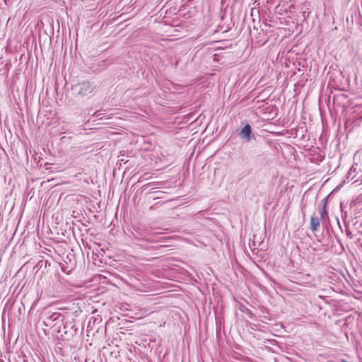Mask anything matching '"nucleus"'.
I'll use <instances>...</instances> for the list:
<instances>
[{
    "mask_svg": "<svg viewBox=\"0 0 362 362\" xmlns=\"http://www.w3.org/2000/svg\"><path fill=\"white\" fill-rule=\"evenodd\" d=\"M320 228V219L313 214L310 218V229L313 231H316Z\"/></svg>",
    "mask_w": 362,
    "mask_h": 362,
    "instance_id": "obj_5",
    "label": "nucleus"
},
{
    "mask_svg": "<svg viewBox=\"0 0 362 362\" xmlns=\"http://www.w3.org/2000/svg\"><path fill=\"white\" fill-rule=\"evenodd\" d=\"M65 317L59 312L46 313L43 320V324L48 327L53 329L55 332L60 326L63 325Z\"/></svg>",
    "mask_w": 362,
    "mask_h": 362,
    "instance_id": "obj_1",
    "label": "nucleus"
},
{
    "mask_svg": "<svg viewBox=\"0 0 362 362\" xmlns=\"http://www.w3.org/2000/svg\"><path fill=\"white\" fill-rule=\"evenodd\" d=\"M120 160H121V161H124V163H127V161H124V158H122V159H121Z\"/></svg>",
    "mask_w": 362,
    "mask_h": 362,
    "instance_id": "obj_9",
    "label": "nucleus"
},
{
    "mask_svg": "<svg viewBox=\"0 0 362 362\" xmlns=\"http://www.w3.org/2000/svg\"><path fill=\"white\" fill-rule=\"evenodd\" d=\"M69 325L71 326V329H73L74 326L71 325V324H69Z\"/></svg>",
    "mask_w": 362,
    "mask_h": 362,
    "instance_id": "obj_11",
    "label": "nucleus"
},
{
    "mask_svg": "<svg viewBox=\"0 0 362 362\" xmlns=\"http://www.w3.org/2000/svg\"><path fill=\"white\" fill-rule=\"evenodd\" d=\"M0 362H4V360L2 359H0Z\"/></svg>",
    "mask_w": 362,
    "mask_h": 362,
    "instance_id": "obj_12",
    "label": "nucleus"
},
{
    "mask_svg": "<svg viewBox=\"0 0 362 362\" xmlns=\"http://www.w3.org/2000/svg\"><path fill=\"white\" fill-rule=\"evenodd\" d=\"M241 139L249 142L253 136L252 133V128L249 124H245L240 132Z\"/></svg>",
    "mask_w": 362,
    "mask_h": 362,
    "instance_id": "obj_3",
    "label": "nucleus"
},
{
    "mask_svg": "<svg viewBox=\"0 0 362 362\" xmlns=\"http://www.w3.org/2000/svg\"><path fill=\"white\" fill-rule=\"evenodd\" d=\"M327 199H328V197L324 198L323 200H322L323 205L322 206V209L320 211V219L322 221H325L326 219H328V214H327V209H326V205H327Z\"/></svg>",
    "mask_w": 362,
    "mask_h": 362,
    "instance_id": "obj_4",
    "label": "nucleus"
},
{
    "mask_svg": "<svg viewBox=\"0 0 362 362\" xmlns=\"http://www.w3.org/2000/svg\"><path fill=\"white\" fill-rule=\"evenodd\" d=\"M346 235H347L348 237H349L350 238H353V235H352L351 232L349 230H348V229H346Z\"/></svg>",
    "mask_w": 362,
    "mask_h": 362,
    "instance_id": "obj_8",
    "label": "nucleus"
},
{
    "mask_svg": "<svg viewBox=\"0 0 362 362\" xmlns=\"http://www.w3.org/2000/svg\"><path fill=\"white\" fill-rule=\"evenodd\" d=\"M69 325L71 326V329H73L74 326L71 325V324H69Z\"/></svg>",
    "mask_w": 362,
    "mask_h": 362,
    "instance_id": "obj_10",
    "label": "nucleus"
},
{
    "mask_svg": "<svg viewBox=\"0 0 362 362\" xmlns=\"http://www.w3.org/2000/svg\"><path fill=\"white\" fill-rule=\"evenodd\" d=\"M96 88L97 86L93 81H84L74 85L72 90L77 95L84 97L95 91Z\"/></svg>",
    "mask_w": 362,
    "mask_h": 362,
    "instance_id": "obj_2",
    "label": "nucleus"
},
{
    "mask_svg": "<svg viewBox=\"0 0 362 362\" xmlns=\"http://www.w3.org/2000/svg\"><path fill=\"white\" fill-rule=\"evenodd\" d=\"M69 327V325H68V323L64 322L63 325L60 326V328L57 329L55 332L60 335L61 337H64V335H66L68 332L70 331L68 329Z\"/></svg>",
    "mask_w": 362,
    "mask_h": 362,
    "instance_id": "obj_6",
    "label": "nucleus"
},
{
    "mask_svg": "<svg viewBox=\"0 0 362 362\" xmlns=\"http://www.w3.org/2000/svg\"><path fill=\"white\" fill-rule=\"evenodd\" d=\"M356 168L354 166H352L348 172L347 178H349L352 175L353 172H354Z\"/></svg>",
    "mask_w": 362,
    "mask_h": 362,
    "instance_id": "obj_7",
    "label": "nucleus"
}]
</instances>
